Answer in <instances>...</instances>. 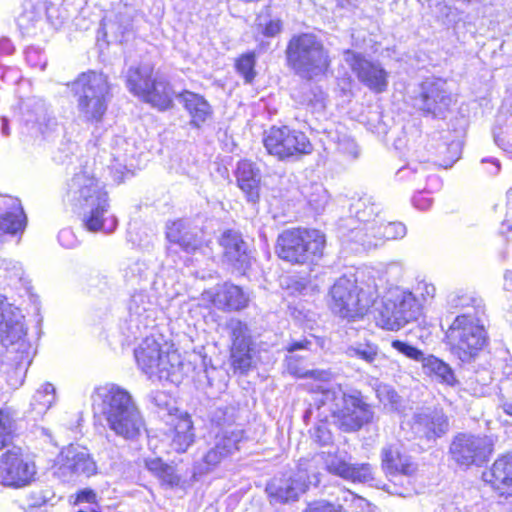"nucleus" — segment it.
<instances>
[{"label":"nucleus","instance_id":"f257e3e1","mask_svg":"<svg viewBox=\"0 0 512 512\" xmlns=\"http://www.w3.org/2000/svg\"><path fill=\"white\" fill-rule=\"evenodd\" d=\"M96 414L102 415L107 426L117 436L126 440L137 439L145 429L144 419L126 390L114 384L95 389L92 395Z\"/></svg>","mask_w":512,"mask_h":512},{"label":"nucleus","instance_id":"f03ea898","mask_svg":"<svg viewBox=\"0 0 512 512\" xmlns=\"http://www.w3.org/2000/svg\"><path fill=\"white\" fill-rule=\"evenodd\" d=\"M318 388L314 399L317 409L329 412L342 430L357 431L372 421V407L365 402L360 391H345L341 385Z\"/></svg>","mask_w":512,"mask_h":512},{"label":"nucleus","instance_id":"7ed1b4c3","mask_svg":"<svg viewBox=\"0 0 512 512\" xmlns=\"http://www.w3.org/2000/svg\"><path fill=\"white\" fill-rule=\"evenodd\" d=\"M288 66L301 78L324 75L330 67V56L323 42L312 33L293 36L286 48Z\"/></svg>","mask_w":512,"mask_h":512},{"label":"nucleus","instance_id":"20e7f679","mask_svg":"<svg viewBox=\"0 0 512 512\" xmlns=\"http://www.w3.org/2000/svg\"><path fill=\"white\" fill-rule=\"evenodd\" d=\"M378 297L376 285L359 286L356 279L346 276L335 281L329 292L331 311L343 319L354 321L362 318Z\"/></svg>","mask_w":512,"mask_h":512},{"label":"nucleus","instance_id":"39448f33","mask_svg":"<svg viewBox=\"0 0 512 512\" xmlns=\"http://www.w3.org/2000/svg\"><path fill=\"white\" fill-rule=\"evenodd\" d=\"M77 102L79 117L86 122L98 123L106 113L110 86L103 73H82L71 85Z\"/></svg>","mask_w":512,"mask_h":512},{"label":"nucleus","instance_id":"423d86ee","mask_svg":"<svg viewBox=\"0 0 512 512\" xmlns=\"http://www.w3.org/2000/svg\"><path fill=\"white\" fill-rule=\"evenodd\" d=\"M325 243V235L319 230L288 229L278 236L276 253L292 264L313 263L322 257Z\"/></svg>","mask_w":512,"mask_h":512},{"label":"nucleus","instance_id":"0eeeda50","mask_svg":"<svg viewBox=\"0 0 512 512\" xmlns=\"http://www.w3.org/2000/svg\"><path fill=\"white\" fill-rule=\"evenodd\" d=\"M322 460L323 455L302 458L299 460L296 471L273 478L266 487L271 501L274 503L295 501L310 485H318Z\"/></svg>","mask_w":512,"mask_h":512},{"label":"nucleus","instance_id":"6e6552de","mask_svg":"<svg viewBox=\"0 0 512 512\" xmlns=\"http://www.w3.org/2000/svg\"><path fill=\"white\" fill-rule=\"evenodd\" d=\"M127 87L131 93L159 110L173 105L175 92L165 76L155 74L149 65L132 67L127 72Z\"/></svg>","mask_w":512,"mask_h":512},{"label":"nucleus","instance_id":"1a4fd4ad","mask_svg":"<svg viewBox=\"0 0 512 512\" xmlns=\"http://www.w3.org/2000/svg\"><path fill=\"white\" fill-rule=\"evenodd\" d=\"M446 337L453 353L463 362L471 361L486 345L487 334L480 317L470 312L458 315Z\"/></svg>","mask_w":512,"mask_h":512},{"label":"nucleus","instance_id":"9d476101","mask_svg":"<svg viewBox=\"0 0 512 512\" xmlns=\"http://www.w3.org/2000/svg\"><path fill=\"white\" fill-rule=\"evenodd\" d=\"M422 315L420 304L411 291L396 288L387 293L375 316L377 324L386 330L397 331Z\"/></svg>","mask_w":512,"mask_h":512},{"label":"nucleus","instance_id":"9b49d317","mask_svg":"<svg viewBox=\"0 0 512 512\" xmlns=\"http://www.w3.org/2000/svg\"><path fill=\"white\" fill-rule=\"evenodd\" d=\"M37 468L24 450L13 445L0 458V486L22 488L35 480Z\"/></svg>","mask_w":512,"mask_h":512},{"label":"nucleus","instance_id":"f8f14e48","mask_svg":"<svg viewBox=\"0 0 512 512\" xmlns=\"http://www.w3.org/2000/svg\"><path fill=\"white\" fill-rule=\"evenodd\" d=\"M264 146L270 155L280 160L310 154L313 146L301 131L287 126L271 127L265 132Z\"/></svg>","mask_w":512,"mask_h":512},{"label":"nucleus","instance_id":"ddd939ff","mask_svg":"<svg viewBox=\"0 0 512 512\" xmlns=\"http://www.w3.org/2000/svg\"><path fill=\"white\" fill-rule=\"evenodd\" d=\"M134 354L139 368L149 377L169 379L179 364L178 355L164 352L154 338H145Z\"/></svg>","mask_w":512,"mask_h":512},{"label":"nucleus","instance_id":"4468645a","mask_svg":"<svg viewBox=\"0 0 512 512\" xmlns=\"http://www.w3.org/2000/svg\"><path fill=\"white\" fill-rule=\"evenodd\" d=\"M97 465L88 450L79 445H69L61 450L54 464V475L63 482L75 481L80 476H92Z\"/></svg>","mask_w":512,"mask_h":512},{"label":"nucleus","instance_id":"2eb2a0df","mask_svg":"<svg viewBox=\"0 0 512 512\" xmlns=\"http://www.w3.org/2000/svg\"><path fill=\"white\" fill-rule=\"evenodd\" d=\"M493 451V442L487 436L461 433L450 445L452 459L461 466L481 465Z\"/></svg>","mask_w":512,"mask_h":512},{"label":"nucleus","instance_id":"dca6fc26","mask_svg":"<svg viewBox=\"0 0 512 512\" xmlns=\"http://www.w3.org/2000/svg\"><path fill=\"white\" fill-rule=\"evenodd\" d=\"M454 102L453 96L441 79H427L421 83L414 97V106L426 115L444 117Z\"/></svg>","mask_w":512,"mask_h":512},{"label":"nucleus","instance_id":"f3484780","mask_svg":"<svg viewBox=\"0 0 512 512\" xmlns=\"http://www.w3.org/2000/svg\"><path fill=\"white\" fill-rule=\"evenodd\" d=\"M67 198L75 209L81 210L107 199L108 193L92 175L87 172H80L69 181Z\"/></svg>","mask_w":512,"mask_h":512},{"label":"nucleus","instance_id":"a211bd4d","mask_svg":"<svg viewBox=\"0 0 512 512\" xmlns=\"http://www.w3.org/2000/svg\"><path fill=\"white\" fill-rule=\"evenodd\" d=\"M226 328L231 339L230 359L235 372L246 373L252 364V341L248 326L242 321L232 318Z\"/></svg>","mask_w":512,"mask_h":512},{"label":"nucleus","instance_id":"6ab92c4d","mask_svg":"<svg viewBox=\"0 0 512 512\" xmlns=\"http://www.w3.org/2000/svg\"><path fill=\"white\" fill-rule=\"evenodd\" d=\"M344 61L356 74L358 80L375 93H382L388 86L387 71L376 62L369 61L360 54L347 50Z\"/></svg>","mask_w":512,"mask_h":512},{"label":"nucleus","instance_id":"aec40b11","mask_svg":"<svg viewBox=\"0 0 512 512\" xmlns=\"http://www.w3.org/2000/svg\"><path fill=\"white\" fill-rule=\"evenodd\" d=\"M244 438V431L233 430L230 435L223 433H216L214 435V442L212 447L203 456L205 468L200 469L199 473L208 472L210 469L216 467L225 458L232 455L239 450V443Z\"/></svg>","mask_w":512,"mask_h":512},{"label":"nucleus","instance_id":"412c9836","mask_svg":"<svg viewBox=\"0 0 512 512\" xmlns=\"http://www.w3.org/2000/svg\"><path fill=\"white\" fill-rule=\"evenodd\" d=\"M319 455H323L320 470L326 469L330 473L352 482L366 483L373 480V469L369 464H348L331 452H322Z\"/></svg>","mask_w":512,"mask_h":512},{"label":"nucleus","instance_id":"4be33fe9","mask_svg":"<svg viewBox=\"0 0 512 512\" xmlns=\"http://www.w3.org/2000/svg\"><path fill=\"white\" fill-rule=\"evenodd\" d=\"M202 299L224 311L244 309L249 301L248 296L239 286L228 283L203 292Z\"/></svg>","mask_w":512,"mask_h":512},{"label":"nucleus","instance_id":"5701e85b","mask_svg":"<svg viewBox=\"0 0 512 512\" xmlns=\"http://www.w3.org/2000/svg\"><path fill=\"white\" fill-rule=\"evenodd\" d=\"M23 315L0 294V342L14 344L24 337Z\"/></svg>","mask_w":512,"mask_h":512},{"label":"nucleus","instance_id":"b1692460","mask_svg":"<svg viewBox=\"0 0 512 512\" xmlns=\"http://www.w3.org/2000/svg\"><path fill=\"white\" fill-rule=\"evenodd\" d=\"M79 211L83 225L89 231L112 233L117 227V218L110 213L109 198L87 206Z\"/></svg>","mask_w":512,"mask_h":512},{"label":"nucleus","instance_id":"393cba45","mask_svg":"<svg viewBox=\"0 0 512 512\" xmlns=\"http://www.w3.org/2000/svg\"><path fill=\"white\" fill-rule=\"evenodd\" d=\"M202 231L184 220H176L167 224L166 238L170 244L178 245L183 251L192 253L203 244Z\"/></svg>","mask_w":512,"mask_h":512},{"label":"nucleus","instance_id":"a878e982","mask_svg":"<svg viewBox=\"0 0 512 512\" xmlns=\"http://www.w3.org/2000/svg\"><path fill=\"white\" fill-rule=\"evenodd\" d=\"M448 418L441 410H426L415 415L413 430L420 437L436 439L447 433Z\"/></svg>","mask_w":512,"mask_h":512},{"label":"nucleus","instance_id":"bb28decb","mask_svg":"<svg viewBox=\"0 0 512 512\" xmlns=\"http://www.w3.org/2000/svg\"><path fill=\"white\" fill-rule=\"evenodd\" d=\"M483 479L501 495L512 496V456L497 459L492 467L483 473Z\"/></svg>","mask_w":512,"mask_h":512},{"label":"nucleus","instance_id":"cd10ccee","mask_svg":"<svg viewBox=\"0 0 512 512\" xmlns=\"http://www.w3.org/2000/svg\"><path fill=\"white\" fill-rule=\"evenodd\" d=\"M382 468L387 475L411 476L417 471V465L410 456L402 454L397 446H387L382 449Z\"/></svg>","mask_w":512,"mask_h":512},{"label":"nucleus","instance_id":"c85d7f7f","mask_svg":"<svg viewBox=\"0 0 512 512\" xmlns=\"http://www.w3.org/2000/svg\"><path fill=\"white\" fill-rule=\"evenodd\" d=\"M238 187L248 202L256 203L260 198V171L249 161H242L236 170Z\"/></svg>","mask_w":512,"mask_h":512},{"label":"nucleus","instance_id":"c756f323","mask_svg":"<svg viewBox=\"0 0 512 512\" xmlns=\"http://www.w3.org/2000/svg\"><path fill=\"white\" fill-rule=\"evenodd\" d=\"M220 244L223 248L224 258L236 269H243L248 265L247 245L241 235L235 231L223 233Z\"/></svg>","mask_w":512,"mask_h":512},{"label":"nucleus","instance_id":"7c9ffc66","mask_svg":"<svg viewBox=\"0 0 512 512\" xmlns=\"http://www.w3.org/2000/svg\"><path fill=\"white\" fill-rule=\"evenodd\" d=\"M0 205L8 208V210L0 216V229L8 234L22 232L26 225V216L20 201L13 197H1Z\"/></svg>","mask_w":512,"mask_h":512},{"label":"nucleus","instance_id":"2f4dec72","mask_svg":"<svg viewBox=\"0 0 512 512\" xmlns=\"http://www.w3.org/2000/svg\"><path fill=\"white\" fill-rule=\"evenodd\" d=\"M178 98L184 104L194 126L199 127L211 116V106L203 96L194 92L184 91L178 95Z\"/></svg>","mask_w":512,"mask_h":512},{"label":"nucleus","instance_id":"473e14b6","mask_svg":"<svg viewBox=\"0 0 512 512\" xmlns=\"http://www.w3.org/2000/svg\"><path fill=\"white\" fill-rule=\"evenodd\" d=\"M170 437V446L177 453L186 452L193 444L195 440L193 423L187 414L181 415L175 419Z\"/></svg>","mask_w":512,"mask_h":512},{"label":"nucleus","instance_id":"72a5a7b5","mask_svg":"<svg viewBox=\"0 0 512 512\" xmlns=\"http://www.w3.org/2000/svg\"><path fill=\"white\" fill-rule=\"evenodd\" d=\"M211 425L214 435L216 433H225L230 435L233 430L243 431L235 424V409L233 407H218L211 413Z\"/></svg>","mask_w":512,"mask_h":512},{"label":"nucleus","instance_id":"f704fd0d","mask_svg":"<svg viewBox=\"0 0 512 512\" xmlns=\"http://www.w3.org/2000/svg\"><path fill=\"white\" fill-rule=\"evenodd\" d=\"M422 366L426 374L434 376L438 381L442 383H445L449 386H454L457 383L456 377L451 367L433 355L426 356L423 360Z\"/></svg>","mask_w":512,"mask_h":512},{"label":"nucleus","instance_id":"c9c22d12","mask_svg":"<svg viewBox=\"0 0 512 512\" xmlns=\"http://www.w3.org/2000/svg\"><path fill=\"white\" fill-rule=\"evenodd\" d=\"M350 211L354 213L358 221L363 224H370L373 221H380V209L372 197H363L351 204Z\"/></svg>","mask_w":512,"mask_h":512},{"label":"nucleus","instance_id":"e433bc0d","mask_svg":"<svg viewBox=\"0 0 512 512\" xmlns=\"http://www.w3.org/2000/svg\"><path fill=\"white\" fill-rule=\"evenodd\" d=\"M448 303L452 308L466 309L473 316L484 315L485 307L481 298L469 293H453L449 296Z\"/></svg>","mask_w":512,"mask_h":512},{"label":"nucleus","instance_id":"4c0bfd02","mask_svg":"<svg viewBox=\"0 0 512 512\" xmlns=\"http://www.w3.org/2000/svg\"><path fill=\"white\" fill-rule=\"evenodd\" d=\"M147 467L150 471L155 473L163 485L169 488H184V482L181 480L180 476L176 474L172 466L160 460H152L147 463Z\"/></svg>","mask_w":512,"mask_h":512},{"label":"nucleus","instance_id":"58836bf2","mask_svg":"<svg viewBox=\"0 0 512 512\" xmlns=\"http://www.w3.org/2000/svg\"><path fill=\"white\" fill-rule=\"evenodd\" d=\"M55 400V387L51 383H44L36 390L30 406L37 415H42L54 404Z\"/></svg>","mask_w":512,"mask_h":512},{"label":"nucleus","instance_id":"ea45409f","mask_svg":"<svg viewBox=\"0 0 512 512\" xmlns=\"http://www.w3.org/2000/svg\"><path fill=\"white\" fill-rule=\"evenodd\" d=\"M288 372L298 378H312L315 380L327 382L332 378V373L328 370H308L299 364L295 356L286 358Z\"/></svg>","mask_w":512,"mask_h":512},{"label":"nucleus","instance_id":"a19ab883","mask_svg":"<svg viewBox=\"0 0 512 512\" xmlns=\"http://www.w3.org/2000/svg\"><path fill=\"white\" fill-rule=\"evenodd\" d=\"M378 227V221H373L370 224H363V227L352 230L353 238L366 249L375 248L382 244L380 239L374 237Z\"/></svg>","mask_w":512,"mask_h":512},{"label":"nucleus","instance_id":"79ce46f5","mask_svg":"<svg viewBox=\"0 0 512 512\" xmlns=\"http://www.w3.org/2000/svg\"><path fill=\"white\" fill-rule=\"evenodd\" d=\"M378 229L374 237L380 239L383 243L385 240H394L403 238L406 235V226L401 222H387L386 224L380 219L378 221Z\"/></svg>","mask_w":512,"mask_h":512},{"label":"nucleus","instance_id":"37998d69","mask_svg":"<svg viewBox=\"0 0 512 512\" xmlns=\"http://www.w3.org/2000/svg\"><path fill=\"white\" fill-rule=\"evenodd\" d=\"M14 429L13 413L8 408L0 409V450L9 446Z\"/></svg>","mask_w":512,"mask_h":512},{"label":"nucleus","instance_id":"c03bdc74","mask_svg":"<svg viewBox=\"0 0 512 512\" xmlns=\"http://www.w3.org/2000/svg\"><path fill=\"white\" fill-rule=\"evenodd\" d=\"M349 357H358L367 363H373L378 356V347L372 343H357L346 349Z\"/></svg>","mask_w":512,"mask_h":512},{"label":"nucleus","instance_id":"a18cd8bd","mask_svg":"<svg viewBox=\"0 0 512 512\" xmlns=\"http://www.w3.org/2000/svg\"><path fill=\"white\" fill-rule=\"evenodd\" d=\"M412 293L420 304V311L422 312L424 306L434 298L436 288L432 283L422 280L416 284Z\"/></svg>","mask_w":512,"mask_h":512},{"label":"nucleus","instance_id":"49530a36","mask_svg":"<svg viewBox=\"0 0 512 512\" xmlns=\"http://www.w3.org/2000/svg\"><path fill=\"white\" fill-rule=\"evenodd\" d=\"M258 30L266 37H274L282 30V21L268 15H260L257 19Z\"/></svg>","mask_w":512,"mask_h":512},{"label":"nucleus","instance_id":"de8ad7c7","mask_svg":"<svg viewBox=\"0 0 512 512\" xmlns=\"http://www.w3.org/2000/svg\"><path fill=\"white\" fill-rule=\"evenodd\" d=\"M255 63L254 53L244 54L236 62L237 71L244 77L247 83H251L255 77Z\"/></svg>","mask_w":512,"mask_h":512},{"label":"nucleus","instance_id":"09e8293b","mask_svg":"<svg viewBox=\"0 0 512 512\" xmlns=\"http://www.w3.org/2000/svg\"><path fill=\"white\" fill-rule=\"evenodd\" d=\"M151 303L148 296L143 292H138L132 295L129 302V311L136 316L143 315L144 312L149 310Z\"/></svg>","mask_w":512,"mask_h":512},{"label":"nucleus","instance_id":"8fccbe9b","mask_svg":"<svg viewBox=\"0 0 512 512\" xmlns=\"http://www.w3.org/2000/svg\"><path fill=\"white\" fill-rule=\"evenodd\" d=\"M391 345L398 352H400L401 354L405 355L406 357H408L412 360L419 361V362L423 363V360L426 357L421 350H419L418 348H416L412 345H409L408 343H405L403 341L394 340V341H392Z\"/></svg>","mask_w":512,"mask_h":512},{"label":"nucleus","instance_id":"3c124183","mask_svg":"<svg viewBox=\"0 0 512 512\" xmlns=\"http://www.w3.org/2000/svg\"><path fill=\"white\" fill-rule=\"evenodd\" d=\"M313 189L314 192L308 197V202L313 209L320 211L328 202V193L321 185H316Z\"/></svg>","mask_w":512,"mask_h":512},{"label":"nucleus","instance_id":"603ef678","mask_svg":"<svg viewBox=\"0 0 512 512\" xmlns=\"http://www.w3.org/2000/svg\"><path fill=\"white\" fill-rule=\"evenodd\" d=\"M500 407L512 417V382L503 383L500 388Z\"/></svg>","mask_w":512,"mask_h":512},{"label":"nucleus","instance_id":"864d4df0","mask_svg":"<svg viewBox=\"0 0 512 512\" xmlns=\"http://www.w3.org/2000/svg\"><path fill=\"white\" fill-rule=\"evenodd\" d=\"M376 394L379 400L385 405L390 404L395 406L399 402V395L388 385H379L376 389Z\"/></svg>","mask_w":512,"mask_h":512},{"label":"nucleus","instance_id":"5fc2aeb1","mask_svg":"<svg viewBox=\"0 0 512 512\" xmlns=\"http://www.w3.org/2000/svg\"><path fill=\"white\" fill-rule=\"evenodd\" d=\"M311 437L314 442L323 446L332 442V434L326 424L315 426L312 430Z\"/></svg>","mask_w":512,"mask_h":512},{"label":"nucleus","instance_id":"6e6d98bb","mask_svg":"<svg viewBox=\"0 0 512 512\" xmlns=\"http://www.w3.org/2000/svg\"><path fill=\"white\" fill-rule=\"evenodd\" d=\"M304 512H345L342 506L320 501L311 504Z\"/></svg>","mask_w":512,"mask_h":512},{"label":"nucleus","instance_id":"4d7b16f0","mask_svg":"<svg viewBox=\"0 0 512 512\" xmlns=\"http://www.w3.org/2000/svg\"><path fill=\"white\" fill-rule=\"evenodd\" d=\"M39 18L40 11L36 10L35 7H32L31 11H25L19 16V26L22 28H28L30 25H33Z\"/></svg>","mask_w":512,"mask_h":512},{"label":"nucleus","instance_id":"13d9d810","mask_svg":"<svg viewBox=\"0 0 512 512\" xmlns=\"http://www.w3.org/2000/svg\"><path fill=\"white\" fill-rule=\"evenodd\" d=\"M7 277L10 279L21 280L23 276V268L19 262L10 261L5 268Z\"/></svg>","mask_w":512,"mask_h":512},{"label":"nucleus","instance_id":"bf43d9fd","mask_svg":"<svg viewBox=\"0 0 512 512\" xmlns=\"http://www.w3.org/2000/svg\"><path fill=\"white\" fill-rule=\"evenodd\" d=\"M49 497L43 491H34L29 495V506L30 507H41L46 504Z\"/></svg>","mask_w":512,"mask_h":512},{"label":"nucleus","instance_id":"052dcab7","mask_svg":"<svg viewBox=\"0 0 512 512\" xmlns=\"http://www.w3.org/2000/svg\"><path fill=\"white\" fill-rule=\"evenodd\" d=\"M431 199L426 197L423 193L414 196L413 204L419 210H426L431 206Z\"/></svg>","mask_w":512,"mask_h":512},{"label":"nucleus","instance_id":"680f3d73","mask_svg":"<svg viewBox=\"0 0 512 512\" xmlns=\"http://www.w3.org/2000/svg\"><path fill=\"white\" fill-rule=\"evenodd\" d=\"M503 225L507 226L508 229H512V188L507 193V211Z\"/></svg>","mask_w":512,"mask_h":512},{"label":"nucleus","instance_id":"e2e57ef3","mask_svg":"<svg viewBox=\"0 0 512 512\" xmlns=\"http://www.w3.org/2000/svg\"><path fill=\"white\" fill-rule=\"evenodd\" d=\"M96 500V494L92 490H83L78 494L77 502L78 503H89L92 504Z\"/></svg>","mask_w":512,"mask_h":512},{"label":"nucleus","instance_id":"0e129e2a","mask_svg":"<svg viewBox=\"0 0 512 512\" xmlns=\"http://www.w3.org/2000/svg\"><path fill=\"white\" fill-rule=\"evenodd\" d=\"M72 238V232L68 229L61 230L58 234V240L61 243V245L65 247H72L73 241Z\"/></svg>","mask_w":512,"mask_h":512},{"label":"nucleus","instance_id":"69168bd1","mask_svg":"<svg viewBox=\"0 0 512 512\" xmlns=\"http://www.w3.org/2000/svg\"><path fill=\"white\" fill-rule=\"evenodd\" d=\"M503 289L512 298V270L505 271L503 275Z\"/></svg>","mask_w":512,"mask_h":512},{"label":"nucleus","instance_id":"338daca9","mask_svg":"<svg viewBox=\"0 0 512 512\" xmlns=\"http://www.w3.org/2000/svg\"><path fill=\"white\" fill-rule=\"evenodd\" d=\"M166 399H167V395L163 392H156L155 395L153 396V401L159 407L168 405Z\"/></svg>","mask_w":512,"mask_h":512},{"label":"nucleus","instance_id":"774afa93","mask_svg":"<svg viewBox=\"0 0 512 512\" xmlns=\"http://www.w3.org/2000/svg\"><path fill=\"white\" fill-rule=\"evenodd\" d=\"M0 132L3 136L10 134L8 120L5 117H0Z\"/></svg>","mask_w":512,"mask_h":512}]
</instances>
